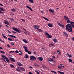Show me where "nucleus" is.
Segmentation results:
<instances>
[{
	"instance_id": "obj_1",
	"label": "nucleus",
	"mask_w": 74,
	"mask_h": 74,
	"mask_svg": "<svg viewBox=\"0 0 74 74\" xmlns=\"http://www.w3.org/2000/svg\"><path fill=\"white\" fill-rule=\"evenodd\" d=\"M66 30H68L69 32H72V27L71 24H68L66 25Z\"/></svg>"
},
{
	"instance_id": "obj_2",
	"label": "nucleus",
	"mask_w": 74,
	"mask_h": 74,
	"mask_svg": "<svg viewBox=\"0 0 74 74\" xmlns=\"http://www.w3.org/2000/svg\"><path fill=\"white\" fill-rule=\"evenodd\" d=\"M30 59L32 61L36 60V58L34 56H31L30 57Z\"/></svg>"
},
{
	"instance_id": "obj_3",
	"label": "nucleus",
	"mask_w": 74,
	"mask_h": 74,
	"mask_svg": "<svg viewBox=\"0 0 74 74\" xmlns=\"http://www.w3.org/2000/svg\"><path fill=\"white\" fill-rule=\"evenodd\" d=\"M12 29L14 30V31H15V32H18V33H20V30H19V29L17 28H14V27H12Z\"/></svg>"
},
{
	"instance_id": "obj_4",
	"label": "nucleus",
	"mask_w": 74,
	"mask_h": 74,
	"mask_svg": "<svg viewBox=\"0 0 74 74\" xmlns=\"http://www.w3.org/2000/svg\"><path fill=\"white\" fill-rule=\"evenodd\" d=\"M23 48L25 49V52H28V51H28V50H27V49H28V48L26 47V46L24 45L23 46Z\"/></svg>"
},
{
	"instance_id": "obj_5",
	"label": "nucleus",
	"mask_w": 74,
	"mask_h": 74,
	"mask_svg": "<svg viewBox=\"0 0 74 74\" xmlns=\"http://www.w3.org/2000/svg\"><path fill=\"white\" fill-rule=\"evenodd\" d=\"M33 27L35 29H36V30L38 29H39V28H40V26L37 25H34Z\"/></svg>"
},
{
	"instance_id": "obj_6",
	"label": "nucleus",
	"mask_w": 74,
	"mask_h": 74,
	"mask_svg": "<svg viewBox=\"0 0 74 74\" xmlns=\"http://www.w3.org/2000/svg\"><path fill=\"white\" fill-rule=\"evenodd\" d=\"M57 23L58 24V25L60 27H63V28L64 27V25H61V24H60V23Z\"/></svg>"
},
{
	"instance_id": "obj_7",
	"label": "nucleus",
	"mask_w": 74,
	"mask_h": 74,
	"mask_svg": "<svg viewBox=\"0 0 74 74\" xmlns=\"http://www.w3.org/2000/svg\"><path fill=\"white\" fill-rule=\"evenodd\" d=\"M38 59L39 60L40 62H42V60H43V58L42 57H38Z\"/></svg>"
},
{
	"instance_id": "obj_8",
	"label": "nucleus",
	"mask_w": 74,
	"mask_h": 74,
	"mask_svg": "<svg viewBox=\"0 0 74 74\" xmlns=\"http://www.w3.org/2000/svg\"><path fill=\"white\" fill-rule=\"evenodd\" d=\"M4 23L5 24H6V25H10V24L9 23H8V21H6V20H4Z\"/></svg>"
},
{
	"instance_id": "obj_9",
	"label": "nucleus",
	"mask_w": 74,
	"mask_h": 74,
	"mask_svg": "<svg viewBox=\"0 0 74 74\" xmlns=\"http://www.w3.org/2000/svg\"><path fill=\"white\" fill-rule=\"evenodd\" d=\"M11 60V61H12L13 62H15V59L14 58H11V57H10L9 58Z\"/></svg>"
},
{
	"instance_id": "obj_10",
	"label": "nucleus",
	"mask_w": 74,
	"mask_h": 74,
	"mask_svg": "<svg viewBox=\"0 0 74 74\" xmlns=\"http://www.w3.org/2000/svg\"><path fill=\"white\" fill-rule=\"evenodd\" d=\"M16 64H17L18 66H23V64H21L19 62H17Z\"/></svg>"
},
{
	"instance_id": "obj_11",
	"label": "nucleus",
	"mask_w": 74,
	"mask_h": 74,
	"mask_svg": "<svg viewBox=\"0 0 74 74\" xmlns=\"http://www.w3.org/2000/svg\"><path fill=\"white\" fill-rule=\"evenodd\" d=\"M70 24H71V25L73 28V29H74V22L71 21V22Z\"/></svg>"
},
{
	"instance_id": "obj_12",
	"label": "nucleus",
	"mask_w": 74,
	"mask_h": 74,
	"mask_svg": "<svg viewBox=\"0 0 74 74\" xmlns=\"http://www.w3.org/2000/svg\"><path fill=\"white\" fill-rule=\"evenodd\" d=\"M23 42H24L25 43H26V44H27L28 43V42H27V40L25 39H23Z\"/></svg>"
},
{
	"instance_id": "obj_13",
	"label": "nucleus",
	"mask_w": 74,
	"mask_h": 74,
	"mask_svg": "<svg viewBox=\"0 0 74 74\" xmlns=\"http://www.w3.org/2000/svg\"><path fill=\"white\" fill-rule=\"evenodd\" d=\"M64 18L65 20H66V21H68V20H69V18L68 17H67L66 16H64Z\"/></svg>"
},
{
	"instance_id": "obj_14",
	"label": "nucleus",
	"mask_w": 74,
	"mask_h": 74,
	"mask_svg": "<svg viewBox=\"0 0 74 74\" xmlns=\"http://www.w3.org/2000/svg\"><path fill=\"white\" fill-rule=\"evenodd\" d=\"M48 26L50 27H52L53 26L52 25V24L51 23H48L47 24Z\"/></svg>"
},
{
	"instance_id": "obj_15",
	"label": "nucleus",
	"mask_w": 74,
	"mask_h": 74,
	"mask_svg": "<svg viewBox=\"0 0 74 74\" xmlns=\"http://www.w3.org/2000/svg\"><path fill=\"white\" fill-rule=\"evenodd\" d=\"M7 19H9L10 20V21H13V22H16L15 21H14V18H7Z\"/></svg>"
},
{
	"instance_id": "obj_16",
	"label": "nucleus",
	"mask_w": 74,
	"mask_h": 74,
	"mask_svg": "<svg viewBox=\"0 0 74 74\" xmlns=\"http://www.w3.org/2000/svg\"><path fill=\"white\" fill-rule=\"evenodd\" d=\"M49 11L50 12H52V13H53L54 12V10H52L51 9H50L49 10Z\"/></svg>"
},
{
	"instance_id": "obj_17",
	"label": "nucleus",
	"mask_w": 74,
	"mask_h": 74,
	"mask_svg": "<svg viewBox=\"0 0 74 74\" xmlns=\"http://www.w3.org/2000/svg\"><path fill=\"white\" fill-rule=\"evenodd\" d=\"M41 17L42 18H44V19H45V20H46V21H49V19H48L47 18L42 16H41Z\"/></svg>"
},
{
	"instance_id": "obj_18",
	"label": "nucleus",
	"mask_w": 74,
	"mask_h": 74,
	"mask_svg": "<svg viewBox=\"0 0 74 74\" xmlns=\"http://www.w3.org/2000/svg\"><path fill=\"white\" fill-rule=\"evenodd\" d=\"M64 34V35L65 36H66V37H68V35L66 32H63Z\"/></svg>"
},
{
	"instance_id": "obj_19",
	"label": "nucleus",
	"mask_w": 74,
	"mask_h": 74,
	"mask_svg": "<svg viewBox=\"0 0 74 74\" xmlns=\"http://www.w3.org/2000/svg\"><path fill=\"white\" fill-rule=\"evenodd\" d=\"M8 36L9 37H13V38H16V36H15L14 35H8Z\"/></svg>"
},
{
	"instance_id": "obj_20",
	"label": "nucleus",
	"mask_w": 74,
	"mask_h": 74,
	"mask_svg": "<svg viewBox=\"0 0 74 74\" xmlns=\"http://www.w3.org/2000/svg\"><path fill=\"white\" fill-rule=\"evenodd\" d=\"M2 35L3 37V38H5V39H7V37H6V36H4V34H2Z\"/></svg>"
},
{
	"instance_id": "obj_21",
	"label": "nucleus",
	"mask_w": 74,
	"mask_h": 74,
	"mask_svg": "<svg viewBox=\"0 0 74 74\" xmlns=\"http://www.w3.org/2000/svg\"><path fill=\"white\" fill-rule=\"evenodd\" d=\"M20 69L22 71H25V69L24 68L22 67H21L20 68Z\"/></svg>"
},
{
	"instance_id": "obj_22",
	"label": "nucleus",
	"mask_w": 74,
	"mask_h": 74,
	"mask_svg": "<svg viewBox=\"0 0 74 74\" xmlns=\"http://www.w3.org/2000/svg\"><path fill=\"white\" fill-rule=\"evenodd\" d=\"M1 57H2V58H4V59H5L7 58V57H5V56H4V55H1Z\"/></svg>"
},
{
	"instance_id": "obj_23",
	"label": "nucleus",
	"mask_w": 74,
	"mask_h": 74,
	"mask_svg": "<svg viewBox=\"0 0 74 74\" xmlns=\"http://www.w3.org/2000/svg\"><path fill=\"white\" fill-rule=\"evenodd\" d=\"M53 41H54V42H55V43H56V42H57V40H56V38H54L53 40Z\"/></svg>"
},
{
	"instance_id": "obj_24",
	"label": "nucleus",
	"mask_w": 74,
	"mask_h": 74,
	"mask_svg": "<svg viewBox=\"0 0 74 74\" xmlns=\"http://www.w3.org/2000/svg\"><path fill=\"white\" fill-rule=\"evenodd\" d=\"M58 73H60V74H64V72H61L60 71H58Z\"/></svg>"
},
{
	"instance_id": "obj_25",
	"label": "nucleus",
	"mask_w": 74,
	"mask_h": 74,
	"mask_svg": "<svg viewBox=\"0 0 74 74\" xmlns=\"http://www.w3.org/2000/svg\"><path fill=\"white\" fill-rule=\"evenodd\" d=\"M53 46H54V44H49V47H53Z\"/></svg>"
},
{
	"instance_id": "obj_26",
	"label": "nucleus",
	"mask_w": 74,
	"mask_h": 74,
	"mask_svg": "<svg viewBox=\"0 0 74 74\" xmlns=\"http://www.w3.org/2000/svg\"><path fill=\"white\" fill-rule=\"evenodd\" d=\"M29 1V2L31 3H34V2L33 0H28Z\"/></svg>"
},
{
	"instance_id": "obj_27",
	"label": "nucleus",
	"mask_w": 74,
	"mask_h": 74,
	"mask_svg": "<svg viewBox=\"0 0 74 74\" xmlns=\"http://www.w3.org/2000/svg\"><path fill=\"white\" fill-rule=\"evenodd\" d=\"M47 37H48V38H52V36H51V35H49V34L48 36H47Z\"/></svg>"
},
{
	"instance_id": "obj_28",
	"label": "nucleus",
	"mask_w": 74,
	"mask_h": 74,
	"mask_svg": "<svg viewBox=\"0 0 74 74\" xmlns=\"http://www.w3.org/2000/svg\"><path fill=\"white\" fill-rule=\"evenodd\" d=\"M38 32H43V31L41 29H38Z\"/></svg>"
},
{
	"instance_id": "obj_29",
	"label": "nucleus",
	"mask_w": 74,
	"mask_h": 74,
	"mask_svg": "<svg viewBox=\"0 0 74 74\" xmlns=\"http://www.w3.org/2000/svg\"><path fill=\"white\" fill-rule=\"evenodd\" d=\"M0 53H3V54H4L5 53V52H4L3 51L0 50Z\"/></svg>"
},
{
	"instance_id": "obj_30",
	"label": "nucleus",
	"mask_w": 74,
	"mask_h": 74,
	"mask_svg": "<svg viewBox=\"0 0 74 74\" xmlns=\"http://www.w3.org/2000/svg\"><path fill=\"white\" fill-rule=\"evenodd\" d=\"M48 60L50 62H52V60L51 59V58H49L48 59Z\"/></svg>"
},
{
	"instance_id": "obj_31",
	"label": "nucleus",
	"mask_w": 74,
	"mask_h": 74,
	"mask_svg": "<svg viewBox=\"0 0 74 74\" xmlns=\"http://www.w3.org/2000/svg\"><path fill=\"white\" fill-rule=\"evenodd\" d=\"M5 60L8 63H9L10 62V61L9 60H8V58H7L5 59Z\"/></svg>"
},
{
	"instance_id": "obj_32",
	"label": "nucleus",
	"mask_w": 74,
	"mask_h": 74,
	"mask_svg": "<svg viewBox=\"0 0 74 74\" xmlns=\"http://www.w3.org/2000/svg\"><path fill=\"white\" fill-rule=\"evenodd\" d=\"M0 9L1 10V11H3V12H4V10H3V8H0Z\"/></svg>"
},
{
	"instance_id": "obj_33",
	"label": "nucleus",
	"mask_w": 74,
	"mask_h": 74,
	"mask_svg": "<svg viewBox=\"0 0 74 74\" xmlns=\"http://www.w3.org/2000/svg\"><path fill=\"white\" fill-rule=\"evenodd\" d=\"M69 60V62H70L71 63H72L73 62V61H72V60L71 59H70V58L68 59Z\"/></svg>"
},
{
	"instance_id": "obj_34",
	"label": "nucleus",
	"mask_w": 74,
	"mask_h": 74,
	"mask_svg": "<svg viewBox=\"0 0 74 74\" xmlns=\"http://www.w3.org/2000/svg\"><path fill=\"white\" fill-rule=\"evenodd\" d=\"M10 67H14V66L12 64H10Z\"/></svg>"
},
{
	"instance_id": "obj_35",
	"label": "nucleus",
	"mask_w": 74,
	"mask_h": 74,
	"mask_svg": "<svg viewBox=\"0 0 74 74\" xmlns=\"http://www.w3.org/2000/svg\"><path fill=\"white\" fill-rule=\"evenodd\" d=\"M24 58H29V56H27V55L26 54L25 57Z\"/></svg>"
},
{
	"instance_id": "obj_36",
	"label": "nucleus",
	"mask_w": 74,
	"mask_h": 74,
	"mask_svg": "<svg viewBox=\"0 0 74 74\" xmlns=\"http://www.w3.org/2000/svg\"><path fill=\"white\" fill-rule=\"evenodd\" d=\"M67 55H68L69 57H71L72 56L71 55L69 54V53H67Z\"/></svg>"
},
{
	"instance_id": "obj_37",
	"label": "nucleus",
	"mask_w": 74,
	"mask_h": 74,
	"mask_svg": "<svg viewBox=\"0 0 74 74\" xmlns=\"http://www.w3.org/2000/svg\"><path fill=\"white\" fill-rule=\"evenodd\" d=\"M1 59H2V60H3L5 62V63H7V62L5 61V59H4L3 58H1Z\"/></svg>"
},
{
	"instance_id": "obj_38",
	"label": "nucleus",
	"mask_w": 74,
	"mask_h": 74,
	"mask_svg": "<svg viewBox=\"0 0 74 74\" xmlns=\"http://www.w3.org/2000/svg\"><path fill=\"white\" fill-rule=\"evenodd\" d=\"M51 71V73H55V74H57V73H56V72L55 71Z\"/></svg>"
},
{
	"instance_id": "obj_39",
	"label": "nucleus",
	"mask_w": 74,
	"mask_h": 74,
	"mask_svg": "<svg viewBox=\"0 0 74 74\" xmlns=\"http://www.w3.org/2000/svg\"><path fill=\"white\" fill-rule=\"evenodd\" d=\"M11 11H13V12H15L16 10L14 9H12L11 10Z\"/></svg>"
},
{
	"instance_id": "obj_40",
	"label": "nucleus",
	"mask_w": 74,
	"mask_h": 74,
	"mask_svg": "<svg viewBox=\"0 0 74 74\" xmlns=\"http://www.w3.org/2000/svg\"><path fill=\"white\" fill-rule=\"evenodd\" d=\"M57 53H58V54H60V51H59V50H58L57 51Z\"/></svg>"
},
{
	"instance_id": "obj_41",
	"label": "nucleus",
	"mask_w": 74,
	"mask_h": 74,
	"mask_svg": "<svg viewBox=\"0 0 74 74\" xmlns=\"http://www.w3.org/2000/svg\"><path fill=\"white\" fill-rule=\"evenodd\" d=\"M60 65H61V68L62 67H64V66H64V65L63 64H60ZM62 65H63V66Z\"/></svg>"
},
{
	"instance_id": "obj_42",
	"label": "nucleus",
	"mask_w": 74,
	"mask_h": 74,
	"mask_svg": "<svg viewBox=\"0 0 74 74\" xmlns=\"http://www.w3.org/2000/svg\"><path fill=\"white\" fill-rule=\"evenodd\" d=\"M8 39L9 41H12V40L11 38H8Z\"/></svg>"
},
{
	"instance_id": "obj_43",
	"label": "nucleus",
	"mask_w": 74,
	"mask_h": 74,
	"mask_svg": "<svg viewBox=\"0 0 74 74\" xmlns=\"http://www.w3.org/2000/svg\"><path fill=\"white\" fill-rule=\"evenodd\" d=\"M28 54H32V52L31 51H28Z\"/></svg>"
},
{
	"instance_id": "obj_44",
	"label": "nucleus",
	"mask_w": 74,
	"mask_h": 74,
	"mask_svg": "<svg viewBox=\"0 0 74 74\" xmlns=\"http://www.w3.org/2000/svg\"><path fill=\"white\" fill-rule=\"evenodd\" d=\"M35 72H36V73L37 74H40V73H39V72H38V71H37L35 70Z\"/></svg>"
},
{
	"instance_id": "obj_45",
	"label": "nucleus",
	"mask_w": 74,
	"mask_h": 74,
	"mask_svg": "<svg viewBox=\"0 0 74 74\" xmlns=\"http://www.w3.org/2000/svg\"><path fill=\"white\" fill-rule=\"evenodd\" d=\"M67 23H71V22H70V21L69 20H67Z\"/></svg>"
},
{
	"instance_id": "obj_46",
	"label": "nucleus",
	"mask_w": 74,
	"mask_h": 74,
	"mask_svg": "<svg viewBox=\"0 0 74 74\" xmlns=\"http://www.w3.org/2000/svg\"><path fill=\"white\" fill-rule=\"evenodd\" d=\"M58 68L59 69H61V68H61V66H60L59 65L58 67Z\"/></svg>"
},
{
	"instance_id": "obj_47",
	"label": "nucleus",
	"mask_w": 74,
	"mask_h": 74,
	"mask_svg": "<svg viewBox=\"0 0 74 74\" xmlns=\"http://www.w3.org/2000/svg\"><path fill=\"white\" fill-rule=\"evenodd\" d=\"M12 32L13 34H16V32H15L14 31H12Z\"/></svg>"
},
{
	"instance_id": "obj_48",
	"label": "nucleus",
	"mask_w": 74,
	"mask_h": 74,
	"mask_svg": "<svg viewBox=\"0 0 74 74\" xmlns=\"http://www.w3.org/2000/svg\"><path fill=\"white\" fill-rule=\"evenodd\" d=\"M45 34H46V35H47L48 36L49 34H48V33L47 32H45Z\"/></svg>"
},
{
	"instance_id": "obj_49",
	"label": "nucleus",
	"mask_w": 74,
	"mask_h": 74,
	"mask_svg": "<svg viewBox=\"0 0 74 74\" xmlns=\"http://www.w3.org/2000/svg\"><path fill=\"white\" fill-rule=\"evenodd\" d=\"M15 53H19V51L17 50H16L15 51Z\"/></svg>"
},
{
	"instance_id": "obj_50",
	"label": "nucleus",
	"mask_w": 74,
	"mask_h": 74,
	"mask_svg": "<svg viewBox=\"0 0 74 74\" xmlns=\"http://www.w3.org/2000/svg\"><path fill=\"white\" fill-rule=\"evenodd\" d=\"M26 7H27V8L29 9L30 8V7H29V6H28L27 5L26 6Z\"/></svg>"
},
{
	"instance_id": "obj_51",
	"label": "nucleus",
	"mask_w": 74,
	"mask_h": 74,
	"mask_svg": "<svg viewBox=\"0 0 74 74\" xmlns=\"http://www.w3.org/2000/svg\"><path fill=\"white\" fill-rule=\"evenodd\" d=\"M21 21H23V22H25V20L24 19H21Z\"/></svg>"
},
{
	"instance_id": "obj_52",
	"label": "nucleus",
	"mask_w": 74,
	"mask_h": 74,
	"mask_svg": "<svg viewBox=\"0 0 74 74\" xmlns=\"http://www.w3.org/2000/svg\"><path fill=\"white\" fill-rule=\"evenodd\" d=\"M7 31L8 32V33H11V32L10 31L8 30H7Z\"/></svg>"
},
{
	"instance_id": "obj_53",
	"label": "nucleus",
	"mask_w": 74,
	"mask_h": 74,
	"mask_svg": "<svg viewBox=\"0 0 74 74\" xmlns=\"http://www.w3.org/2000/svg\"><path fill=\"white\" fill-rule=\"evenodd\" d=\"M16 70H17V71H19L20 72H21V71L19 70V69H16Z\"/></svg>"
},
{
	"instance_id": "obj_54",
	"label": "nucleus",
	"mask_w": 74,
	"mask_h": 74,
	"mask_svg": "<svg viewBox=\"0 0 74 74\" xmlns=\"http://www.w3.org/2000/svg\"><path fill=\"white\" fill-rule=\"evenodd\" d=\"M37 63H36L34 64V66H37Z\"/></svg>"
},
{
	"instance_id": "obj_55",
	"label": "nucleus",
	"mask_w": 74,
	"mask_h": 74,
	"mask_svg": "<svg viewBox=\"0 0 74 74\" xmlns=\"http://www.w3.org/2000/svg\"><path fill=\"white\" fill-rule=\"evenodd\" d=\"M40 11V12H42V14H44V12L43 11Z\"/></svg>"
},
{
	"instance_id": "obj_56",
	"label": "nucleus",
	"mask_w": 74,
	"mask_h": 74,
	"mask_svg": "<svg viewBox=\"0 0 74 74\" xmlns=\"http://www.w3.org/2000/svg\"><path fill=\"white\" fill-rule=\"evenodd\" d=\"M29 9L30 10H31V11H32L33 10H32V8H29Z\"/></svg>"
},
{
	"instance_id": "obj_57",
	"label": "nucleus",
	"mask_w": 74,
	"mask_h": 74,
	"mask_svg": "<svg viewBox=\"0 0 74 74\" xmlns=\"http://www.w3.org/2000/svg\"><path fill=\"white\" fill-rule=\"evenodd\" d=\"M0 13L1 14H4V13H3V12H2L1 11V10H0Z\"/></svg>"
},
{
	"instance_id": "obj_58",
	"label": "nucleus",
	"mask_w": 74,
	"mask_h": 74,
	"mask_svg": "<svg viewBox=\"0 0 74 74\" xmlns=\"http://www.w3.org/2000/svg\"><path fill=\"white\" fill-rule=\"evenodd\" d=\"M23 33H25V34H26V35H27V33L26 32H23Z\"/></svg>"
},
{
	"instance_id": "obj_59",
	"label": "nucleus",
	"mask_w": 74,
	"mask_h": 74,
	"mask_svg": "<svg viewBox=\"0 0 74 74\" xmlns=\"http://www.w3.org/2000/svg\"><path fill=\"white\" fill-rule=\"evenodd\" d=\"M29 74H33V73H32L31 72H29Z\"/></svg>"
},
{
	"instance_id": "obj_60",
	"label": "nucleus",
	"mask_w": 74,
	"mask_h": 74,
	"mask_svg": "<svg viewBox=\"0 0 74 74\" xmlns=\"http://www.w3.org/2000/svg\"><path fill=\"white\" fill-rule=\"evenodd\" d=\"M7 46L8 47H11V46H10V45H7Z\"/></svg>"
},
{
	"instance_id": "obj_61",
	"label": "nucleus",
	"mask_w": 74,
	"mask_h": 74,
	"mask_svg": "<svg viewBox=\"0 0 74 74\" xmlns=\"http://www.w3.org/2000/svg\"><path fill=\"white\" fill-rule=\"evenodd\" d=\"M0 5H1V6H2V7H4V6H3V4L0 3Z\"/></svg>"
},
{
	"instance_id": "obj_62",
	"label": "nucleus",
	"mask_w": 74,
	"mask_h": 74,
	"mask_svg": "<svg viewBox=\"0 0 74 74\" xmlns=\"http://www.w3.org/2000/svg\"><path fill=\"white\" fill-rule=\"evenodd\" d=\"M33 53L34 54H35V55H36V54H37V53H36V52H34Z\"/></svg>"
},
{
	"instance_id": "obj_63",
	"label": "nucleus",
	"mask_w": 74,
	"mask_h": 74,
	"mask_svg": "<svg viewBox=\"0 0 74 74\" xmlns=\"http://www.w3.org/2000/svg\"><path fill=\"white\" fill-rule=\"evenodd\" d=\"M11 44L12 45H14V44L13 42Z\"/></svg>"
},
{
	"instance_id": "obj_64",
	"label": "nucleus",
	"mask_w": 74,
	"mask_h": 74,
	"mask_svg": "<svg viewBox=\"0 0 74 74\" xmlns=\"http://www.w3.org/2000/svg\"><path fill=\"white\" fill-rule=\"evenodd\" d=\"M5 26H6V27H9V26H8L7 25H5Z\"/></svg>"
}]
</instances>
